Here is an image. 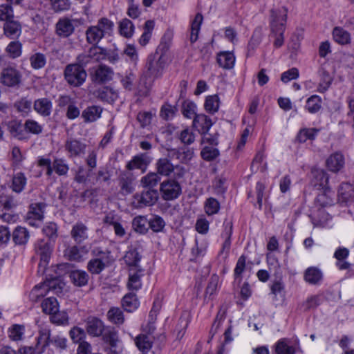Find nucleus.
Wrapping results in <instances>:
<instances>
[{
    "label": "nucleus",
    "mask_w": 354,
    "mask_h": 354,
    "mask_svg": "<svg viewBox=\"0 0 354 354\" xmlns=\"http://www.w3.org/2000/svg\"><path fill=\"white\" fill-rule=\"evenodd\" d=\"M91 254L93 259H98L106 263H111L113 261L111 258V252L108 250H102L101 248H95L91 251Z\"/></svg>",
    "instance_id": "nucleus-58"
},
{
    "label": "nucleus",
    "mask_w": 354,
    "mask_h": 354,
    "mask_svg": "<svg viewBox=\"0 0 354 354\" xmlns=\"http://www.w3.org/2000/svg\"><path fill=\"white\" fill-rule=\"evenodd\" d=\"M97 97L103 102L113 103L118 98V93L112 88L105 86L97 91Z\"/></svg>",
    "instance_id": "nucleus-40"
},
{
    "label": "nucleus",
    "mask_w": 354,
    "mask_h": 354,
    "mask_svg": "<svg viewBox=\"0 0 354 354\" xmlns=\"http://www.w3.org/2000/svg\"><path fill=\"white\" fill-rule=\"evenodd\" d=\"M161 178L158 173L150 172L141 178V184L145 187L153 189L160 182Z\"/></svg>",
    "instance_id": "nucleus-45"
},
{
    "label": "nucleus",
    "mask_w": 354,
    "mask_h": 354,
    "mask_svg": "<svg viewBox=\"0 0 354 354\" xmlns=\"http://www.w3.org/2000/svg\"><path fill=\"white\" fill-rule=\"evenodd\" d=\"M119 31L121 35L129 38L134 32V26L132 21L128 19H123L119 24Z\"/></svg>",
    "instance_id": "nucleus-53"
},
{
    "label": "nucleus",
    "mask_w": 354,
    "mask_h": 354,
    "mask_svg": "<svg viewBox=\"0 0 354 354\" xmlns=\"http://www.w3.org/2000/svg\"><path fill=\"white\" fill-rule=\"evenodd\" d=\"M21 75L15 68L8 67L4 68L1 74V82L9 87L18 86L21 82Z\"/></svg>",
    "instance_id": "nucleus-15"
},
{
    "label": "nucleus",
    "mask_w": 354,
    "mask_h": 354,
    "mask_svg": "<svg viewBox=\"0 0 354 354\" xmlns=\"http://www.w3.org/2000/svg\"><path fill=\"white\" fill-rule=\"evenodd\" d=\"M219 103L220 100L217 95H209L205 99V109L208 113L213 114L218 111Z\"/></svg>",
    "instance_id": "nucleus-52"
},
{
    "label": "nucleus",
    "mask_w": 354,
    "mask_h": 354,
    "mask_svg": "<svg viewBox=\"0 0 354 354\" xmlns=\"http://www.w3.org/2000/svg\"><path fill=\"white\" fill-rule=\"evenodd\" d=\"M196 109V105L190 100H185L182 104V113L185 118H192L197 115Z\"/></svg>",
    "instance_id": "nucleus-62"
},
{
    "label": "nucleus",
    "mask_w": 354,
    "mask_h": 354,
    "mask_svg": "<svg viewBox=\"0 0 354 354\" xmlns=\"http://www.w3.org/2000/svg\"><path fill=\"white\" fill-rule=\"evenodd\" d=\"M156 168L159 175L169 176L173 173L175 179L183 178L186 173L185 168L182 165H173L169 156L159 158L156 163Z\"/></svg>",
    "instance_id": "nucleus-4"
},
{
    "label": "nucleus",
    "mask_w": 354,
    "mask_h": 354,
    "mask_svg": "<svg viewBox=\"0 0 354 354\" xmlns=\"http://www.w3.org/2000/svg\"><path fill=\"white\" fill-rule=\"evenodd\" d=\"M150 161L151 160L147 153H140L133 156V158L127 162L126 168L129 171L139 169L144 172Z\"/></svg>",
    "instance_id": "nucleus-20"
},
{
    "label": "nucleus",
    "mask_w": 354,
    "mask_h": 354,
    "mask_svg": "<svg viewBox=\"0 0 354 354\" xmlns=\"http://www.w3.org/2000/svg\"><path fill=\"white\" fill-rule=\"evenodd\" d=\"M102 47L93 46L87 51L80 54L76 62L84 68L88 64L102 61Z\"/></svg>",
    "instance_id": "nucleus-10"
},
{
    "label": "nucleus",
    "mask_w": 354,
    "mask_h": 354,
    "mask_svg": "<svg viewBox=\"0 0 354 354\" xmlns=\"http://www.w3.org/2000/svg\"><path fill=\"white\" fill-rule=\"evenodd\" d=\"M123 259L129 270L142 268L139 265L142 256L136 248H130L126 252Z\"/></svg>",
    "instance_id": "nucleus-23"
},
{
    "label": "nucleus",
    "mask_w": 354,
    "mask_h": 354,
    "mask_svg": "<svg viewBox=\"0 0 354 354\" xmlns=\"http://www.w3.org/2000/svg\"><path fill=\"white\" fill-rule=\"evenodd\" d=\"M88 252V248L86 245L81 247L73 245L66 250L65 255L71 261H82Z\"/></svg>",
    "instance_id": "nucleus-28"
},
{
    "label": "nucleus",
    "mask_w": 354,
    "mask_h": 354,
    "mask_svg": "<svg viewBox=\"0 0 354 354\" xmlns=\"http://www.w3.org/2000/svg\"><path fill=\"white\" fill-rule=\"evenodd\" d=\"M338 201L342 203L353 201L354 198V187L348 183H343L338 189Z\"/></svg>",
    "instance_id": "nucleus-29"
},
{
    "label": "nucleus",
    "mask_w": 354,
    "mask_h": 354,
    "mask_svg": "<svg viewBox=\"0 0 354 354\" xmlns=\"http://www.w3.org/2000/svg\"><path fill=\"white\" fill-rule=\"evenodd\" d=\"M113 71L111 68L104 64H100L93 73L91 78L95 84H102L112 80Z\"/></svg>",
    "instance_id": "nucleus-14"
},
{
    "label": "nucleus",
    "mask_w": 354,
    "mask_h": 354,
    "mask_svg": "<svg viewBox=\"0 0 354 354\" xmlns=\"http://www.w3.org/2000/svg\"><path fill=\"white\" fill-rule=\"evenodd\" d=\"M57 225L54 222H48L43 227L44 234L49 238L48 241L54 242L57 237Z\"/></svg>",
    "instance_id": "nucleus-61"
},
{
    "label": "nucleus",
    "mask_w": 354,
    "mask_h": 354,
    "mask_svg": "<svg viewBox=\"0 0 354 354\" xmlns=\"http://www.w3.org/2000/svg\"><path fill=\"white\" fill-rule=\"evenodd\" d=\"M8 129L10 135L19 140H26L28 136L24 129V124H23L20 120H11L8 123Z\"/></svg>",
    "instance_id": "nucleus-21"
},
{
    "label": "nucleus",
    "mask_w": 354,
    "mask_h": 354,
    "mask_svg": "<svg viewBox=\"0 0 354 354\" xmlns=\"http://www.w3.org/2000/svg\"><path fill=\"white\" fill-rule=\"evenodd\" d=\"M287 15L288 8L285 6L270 10V37L274 39L275 48H280L283 44Z\"/></svg>",
    "instance_id": "nucleus-1"
},
{
    "label": "nucleus",
    "mask_w": 354,
    "mask_h": 354,
    "mask_svg": "<svg viewBox=\"0 0 354 354\" xmlns=\"http://www.w3.org/2000/svg\"><path fill=\"white\" fill-rule=\"evenodd\" d=\"M102 109L98 106H91L86 108L82 113L85 122H93L100 118Z\"/></svg>",
    "instance_id": "nucleus-34"
},
{
    "label": "nucleus",
    "mask_w": 354,
    "mask_h": 354,
    "mask_svg": "<svg viewBox=\"0 0 354 354\" xmlns=\"http://www.w3.org/2000/svg\"><path fill=\"white\" fill-rule=\"evenodd\" d=\"M315 204L317 207H326L335 204V193L329 187H326L324 191L319 194L315 200Z\"/></svg>",
    "instance_id": "nucleus-22"
},
{
    "label": "nucleus",
    "mask_w": 354,
    "mask_h": 354,
    "mask_svg": "<svg viewBox=\"0 0 354 354\" xmlns=\"http://www.w3.org/2000/svg\"><path fill=\"white\" fill-rule=\"evenodd\" d=\"M52 167L53 171L59 176H66L69 170V166L66 162V160L62 158H55Z\"/></svg>",
    "instance_id": "nucleus-55"
},
{
    "label": "nucleus",
    "mask_w": 354,
    "mask_h": 354,
    "mask_svg": "<svg viewBox=\"0 0 354 354\" xmlns=\"http://www.w3.org/2000/svg\"><path fill=\"white\" fill-rule=\"evenodd\" d=\"M48 292L59 296L65 288V283L58 277L47 279L46 281Z\"/></svg>",
    "instance_id": "nucleus-41"
},
{
    "label": "nucleus",
    "mask_w": 354,
    "mask_h": 354,
    "mask_svg": "<svg viewBox=\"0 0 354 354\" xmlns=\"http://www.w3.org/2000/svg\"><path fill=\"white\" fill-rule=\"evenodd\" d=\"M35 250L40 258V262L39 263V271L44 272L49 262L53 251L51 241H46L43 239L38 241L35 245Z\"/></svg>",
    "instance_id": "nucleus-8"
},
{
    "label": "nucleus",
    "mask_w": 354,
    "mask_h": 354,
    "mask_svg": "<svg viewBox=\"0 0 354 354\" xmlns=\"http://www.w3.org/2000/svg\"><path fill=\"white\" fill-rule=\"evenodd\" d=\"M168 156L171 158L178 160L182 163H187L194 156V150L186 147L171 149L168 150Z\"/></svg>",
    "instance_id": "nucleus-19"
},
{
    "label": "nucleus",
    "mask_w": 354,
    "mask_h": 354,
    "mask_svg": "<svg viewBox=\"0 0 354 354\" xmlns=\"http://www.w3.org/2000/svg\"><path fill=\"white\" fill-rule=\"evenodd\" d=\"M71 236L77 243H81L88 238V228L83 223L77 222L73 226Z\"/></svg>",
    "instance_id": "nucleus-24"
},
{
    "label": "nucleus",
    "mask_w": 354,
    "mask_h": 354,
    "mask_svg": "<svg viewBox=\"0 0 354 354\" xmlns=\"http://www.w3.org/2000/svg\"><path fill=\"white\" fill-rule=\"evenodd\" d=\"M132 225L136 232L145 234L148 231L149 221L144 216H138L133 218Z\"/></svg>",
    "instance_id": "nucleus-51"
},
{
    "label": "nucleus",
    "mask_w": 354,
    "mask_h": 354,
    "mask_svg": "<svg viewBox=\"0 0 354 354\" xmlns=\"http://www.w3.org/2000/svg\"><path fill=\"white\" fill-rule=\"evenodd\" d=\"M322 100L317 95H313L306 100V109L310 113L318 112L322 108Z\"/></svg>",
    "instance_id": "nucleus-48"
},
{
    "label": "nucleus",
    "mask_w": 354,
    "mask_h": 354,
    "mask_svg": "<svg viewBox=\"0 0 354 354\" xmlns=\"http://www.w3.org/2000/svg\"><path fill=\"white\" fill-rule=\"evenodd\" d=\"M129 270L128 288L131 290L140 289L142 287L141 277L144 275V270L142 268H137Z\"/></svg>",
    "instance_id": "nucleus-26"
},
{
    "label": "nucleus",
    "mask_w": 354,
    "mask_h": 354,
    "mask_svg": "<svg viewBox=\"0 0 354 354\" xmlns=\"http://www.w3.org/2000/svg\"><path fill=\"white\" fill-rule=\"evenodd\" d=\"M12 236L16 245L26 244L30 237L27 229L21 226H18L14 230Z\"/></svg>",
    "instance_id": "nucleus-38"
},
{
    "label": "nucleus",
    "mask_w": 354,
    "mask_h": 354,
    "mask_svg": "<svg viewBox=\"0 0 354 354\" xmlns=\"http://www.w3.org/2000/svg\"><path fill=\"white\" fill-rule=\"evenodd\" d=\"M3 30L7 37L14 38L19 35L21 32V26L17 21L11 19L5 23Z\"/></svg>",
    "instance_id": "nucleus-43"
},
{
    "label": "nucleus",
    "mask_w": 354,
    "mask_h": 354,
    "mask_svg": "<svg viewBox=\"0 0 354 354\" xmlns=\"http://www.w3.org/2000/svg\"><path fill=\"white\" fill-rule=\"evenodd\" d=\"M318 132L319 129L315 128L301 129L297 136V140L301 143L308 140H314Z\"/></svg>",
    "instance_id": "nucleus-54"
},
{
    "label": "nucleus",
    "mask_w": 354,
    "mask_h": 354,
    "mask_svg": "<svg viewBox=\"0 0 354 354\" xmlns=\"http://www.w3.org/2000/svg\"><path fill=\"white\" fill-rule=\"evenodd\" d=\"M135 344L142 351H149L152 346V341L147 335H139L135 339Z\"/></svg>",
    "instance_id": "nucleus-59"
},
{
    "label": "nucleus",
    "mask_w": 354,
    "mask_h": 354,
    "mask_svg": "<svg viewBox=\"0 0 354 354\" xmlns=\"http://www.w3.org/2000/svg\"><path fill=\"white\" fill-rule=\"evenodd\" d=\"M75 22L76 20L63 17L58 20L55 24L56 34L62 38H67L75 31Z\"/></svg>",
    "instance_id": "nucleus-13"
},
{
    "label": "nucleus",
    "mask_w": 354,
    "mask_h": 354,
    "mask_svg": "<svg viewBox=\"0 0 354 354\" xmlns=\"http://www.w3.org/2000/svg\"><path fill=\"white\" fill-rule=\"evenodd\" d=\"M111 263H106L98 259L92 258L87 263L86 268L92 274H100L106 268L109 267Z\"/></svg>",
    "instance_id": "nucleus-39"
},
{
    "label": "nucleus",
    "mask_w": 354,
    "mask_h": 354,
    "mask_svg": "<svg viewBox=\"0 0 354 354\" xmlns=\"http://www.w3.org/2000/svg\"><path fill=\"white\" fill-rule=\"evenodd\" d=\"M204 209L208 216L216 214L220 209V203L216 198L210 197L205 201Z\"/></svg>",
    "instance_id": "nucleus-57"
},
{
    "label": "nucleus",
    "mask_w": 354,
    "mask_h": 354,
    "mask_svg": "<svg viewBox=\"0 0 354 354\" xmlns=\"http://www.w3.org/2000/svg\"><path fill=\"white\" fill-rule=\"evenodd\" d=\"M27 183V178L22 172H17L14 174L12 179L11 189L16 193H21L25 188Z\"/></svg>",
    "instance_id": "nucleus-37"
},
{
    "label": "nucleus",
    "mask_w": 354,
    "mask_h": 354,
    "mask_svg": "<svg viewBox=\"0 0 354 354\" xmlns=\"http://www.w3.org/2000/svg\"><path fill=\"white\" fill-rule=\"evenodd\" d=\"M64 148L68 158H81L86 153V145L80 140L70 138L65 142Z\"/></svg>",
    "instance_id": "nucleus-12"
},
{
    "label": "nucleus",
    "mask_w": 354,
    "mask_h": 354,
    "mask_svg": "<svg viewBox=\"0 0 354 354\" xmlns=\"http://www.w3.org/2000/svg\"><path fill=\"white\" fill-rule=\"evenodd\" d=\"M107 318L109 321L113 324L120 326L124 322L123 312L118 307H112L107 312Z\"/></svg>",
    "instance_id": "nucleus-42"
},
{
    "label": "nucleus",
    "mask_w": 354,
    "mask_h": 354,
    "mask_svg": "<svg viewBox=\"0 0 354 354\" xmlns=\"http://www.w3.org/2000/svg\"><path fill=\"white\" fill-rule=\"evenodd\" d=\"M333 36L335 41L339 44H347L351 41L348 32L340 27H335L333 29Z\"/></svg>",
    "instance_id": "nucleus-49"
},
{
    "label": "nucleus",
    "mask_w": 354,
    "mask_h": 354,
    "mask_svg": "<svg viewBox=\"0 0 354 354\" xmlns=\"http://www.w3.org/2000/svg\"><path fill=\"white\" fill-rule=\"evenodd\" d=\"M86 330L90 336L100 337L103 334L104 325L100 319L90 316L86 320Z\"/></svg>",
    "instance_id": "nucleus-16"
},
{
    "label": "nucleus",
    "mask_w": 354,
    "mask_h": 354,
    "mask_svg": "<svg viewBox=\"0 0 354 354\" xmlns=\"http://www.w3.org/2000/svg\"><path fill=\"white\" fill-rule=\"evenodd\" d=\"M35 111L43 117H48L51 114L53 104L50 100L46 97L39 98L34 102Z\"/></svg>",
    "instance_id": "nucleus-27"
},
{
    "label": "nucleus",
    "mask_w": 354,
    "mask_h": 354,
    "mask_svg": "<svg viewBox=\"0 0 354 354\" xmlns=\"http://www.w3.org/2000/svg\"><path fill=\"white\" fill-rule=\"evenodd\" d=\"M14 106L22 115H27L31 110L32 102L27 98H21L15 102Z\"/></svg>",
    "instance_id": "nucleus-63"
},
{
    "label": "nucleus",
    "mask_w": 354,
    "mask_h": 354,
    "mask_svg": "<svg viewBox=\"0 0 354 354\" xmlns=\"http://www.w3.org/2000/svg\"><path fill=\"white\" fill-rule=\"evenodd\" d=\"M165 66V59L162 55H160L158 57H156V55H149L143 73V77L149 82H153L156 79L162 76Z\"/></svg>",
    "instance_id": "nucleus-3"
},
{
    "label": "nucleus",
    "mask_w": 354,
    "mask_h": 354,
    "mask_svg": "<svg viewBox=\"0 0 354 354\" xmlns=\"http://www.w3.org/2000/svg\"><path fill=\"white\" fill-rule=\"evenodd\" d=\"M158 192L156 189H149L136 194L133 196V205L137 208H142L154 205L158 199Z\"/></svg>",
    "instance_id": "nucleus-9"
},
{
    "label": "nucleus",
    "mask_w": 354,
    "mask_h": 354,
    "mask_svg": "<svg viewBox=\"0 0 354 354\" xmlns=\"http://www.w3.org/2000/svg\"><path fill=\"white\" fill-rule=\"evenodd\" d=\"M178 138L183 144L186 145H190L195 140V135L189 128L182 130Z\"/></svg>",
    "instance_id": "nucleus-64"
},
{
    "label": "nucleus",
    "mask_w": 354,
    "mask_h": 354,
    "mask_svg": "<svg viewBox=\"0 0 354 354\" xmlns=\"http://www.w3.org/2000/svg\"><path fill=\"white\" fill-rule=\"evenodd\" d=\"M48 292V287L46 282L39 283L35 286L29 294V297L31 301L37 302L40 298L46 295Z\"/></svg>",
    "instance_id": "nucleus-47"
},
{
    "label": "nucleus",
    "mask_w": 354,
    "mask_h": 354,
    "mask_svg": "<svg viewBox=\"0 0 354 354\" xmlns=\"http://www.w3.org/2000/svg\"><path fill=\"white\" fill-rule=\"evenodd\" d=\"M135 180L136 178L131 172L122 171L118 178L120 193L123 196L132 194L135 190Z\"/></svg>",
    "instance_id": "nucleus-11"
},
{
    "label": "nucleus",
    "mask_w": 354,
    "mask_h": 354,
    "mask_svg": "<svg viewBox=\"0 0 354 354\" xmlns=\"http://www.w3.org/2000/svg\"><path fill=\"white\" fill-rule=\"evenodd\" d=\"M203 15L201 13L196 15L194 19L193 20L191 25V35L190 41L194 43L198 37V33L201 29V26L203 22Z\"/></svg>",
    "instance_id": "nucleus-50"
},
{
    "label": "nucleus",
    "mask_w": 354,
    "mask_h": 354,
    "mask_svg": "<svg viewBox=\"0 0 354 354\" xmlns=\"http://www.w3.org/2000/svg\"><path fill=\"white\" fill-rule=\"evenodd\" d=\"M328 169L333 172H337L344 166V157L340 152L331 154L326 160Z\"/></svg>",
    "instance_id": "nucleus-31"
},
{
    "label": "nucleus",
    "mask_w": 354,
    "mask_h": 354,
    "mask_svg": "<svg viewBox=\"0 0 354 354\" xmlns=\"http://www.w3.org/2000/svg\"><path fill=\"white\" fill-rule=\"evenodd\" d=\"M41 308L44 313L50 315L58 311L59 304L55 297H50L42 301Z\"/></svg>",
    "instance_id": "nucleus-46"
},
{
    "label": "nucleus",
    "mask_w": 354,
    "mask_h": 354,
    "mask_svg": "<svg viewBox=\"0 0 354 354\" xmlns=\"http://www.w3.org/2000/svg\"><path fill=\"white\" fill-rule=\"evenodd\" d=\"M24 129L26 136H28V133L39 135L43 131L42 125L39 124L37 121L32 119H28L25 121Z\"/></svg>",
    "instance_id": "nucleus-56"
},
{
    "label": "nucleus",
    "mask_w": 354,
    "mask_h": 354,
    "mask_svg": "<svg viewBox=\"0 0 354 354\" xmlns=\"http://www.w3.org/2000/svg\"><path fill=\"white\" fill-rule=\"evenodd\" d=\"M213 125L212 120L205 114H198L193 120L192 126L201 135H206Z\"/></svg>",
    "instance_id": "nucleus-17"
},
{
    "label": "nucleus",
    "mask_w": 354,
    "mask_h": 354,
    "mask_svg": "<svg viewBox=\"0 0 354 354\" xmlns=\"http://www.w3.org/2000/svg\"><path fill=\"white\" fill-rule=\"evenodd\" d=\"M233 224L231 221L225 219L223 222V231L221 236L225 239L220 254H225V257H227L231 246V236L232 234Z\"/></svg>",
    "instance_id": "nucleus-18"
},
{
    "label": "nucleus",
    "mask_w": 354,
    "mask_h": 354,
    "mask_svg": "<svg viewBox=\"0 0 354 354\" xmlns=\"http://www.w3.org/2000/svg\"><path fill=\"white\" fill-rule=\"evenodd\" d=\"M318 73L320 77V82L317 87V91L319 93H324L330 87L333 82V77L322 66L319 69Z\"/></svg>",
    "instance_id": "nucleus-36"
},
{
    "label": "nucleus",
    "mask_w": 354,
    "mask_h": 354,
    "mask_svg": "<svg viewBox=\"0 0 354 354\" xmlns=\"http://www.w3.org/2000/svg\"><path fill=\"white\" fill-rule=\"evenodd\" d=\"M122 305L123 308L127 312H133L136 310L139 305V300L135 293L126 294L122 300Z\"/></svg>",
    "instance_id": "nucleus-35"
},
{
    "label": "nucleus",
    "mask_w": 354,
    "mask_h": 354,
    "mask_svg": "<svg viewBox=\"0 0 354 354\" xmlns=\"http://www.w3.org/2000/svg\"><path fill=\"white\" fill-rule=\"evenodd\" d=\"M216 62L221 68L230 70L234 66L235 56L232 52L221 51L217 53Z\"/></svg>",
    "instance_id": "nucleus-25"
},
{
    "label": "nucleus",
    "mask_w": 354,
    "mask_h": 354,
    "mask_svg": "<svg viewBox=\"0 0 354 354\" xmlns=\"http://www.w3.org/2000/svg\"><path fill=\"white\" fill-rule=\"evenodd\" d=\"M304 279L309 284L317 285L322 281L323 274L320 269L312 266L305 270Z\"/></svg>",
    "instance_id": "nucleus-32"
},
{
    "label": "nucleus",
    "mask_w": 354,
    "mask_h": 354,
    "mask_svg": "<svg viewBox=\"0 0 354 354\" xmlns=\"http://www.w3.org/2000/svg\"><path fill=\"white\" fill-rule=\"evenodd\" d=\"M51 342L50 330L48 326H39V335L37 338L36 346L39 350H42V353L46 348L50 345Z\"/></svg>",
    "instance_id": "nucleus-30"
},
{
    "label": "nucleus",
    "mask_w": 354,
    "mask_h": 354,
    "mask_svg": "<svg viewBox=\"0 0 354 354\" xmlns=\"http://www.w3.org/2000/svg\"><path fill=\"white\" fill-rule=\"evenodd\" d=\"M277 354H295V348L288 344L286 338L280 339L277 341L274 348Z\"/></svg>",
    "instance_id": "nucleus-44"
},
{
    "label": "nucleus",
    "mask_w": 354,
    "mask_h": 354,
    "mask_svg": "<svg viewBox=\"0 0 354 354\" xmlns=\"http://www.w3.org/2000/svg\"><path fill=\"white\" fill-rule=\"evenodd\" d=\"M113 27V23L107 18H102L95 26H91L86 30V41L88 44L97 46L99 41Z\"/></svg>",
    "instance_id": "nucleus-2"
},
{
    "label": "nucleus",
    "mask_w": 354,
    "mask_h": 354,
    "mask_svg": "<svg viewBox=\"0 0 354 354\" xmlns=\"http://www.w3.org/2000/svg\"><path fill=\"white\" fill-rule=\"evenodd\" d=\"M87 73L84 68L77 62L68 64L64 69V77L71 86H80L86 79Z\"/></svg>",
    "instance_id": "nucleus-5"
},
{
    "label": "nucleus",
    "mask_w": 354,
    "mask_h": 354,
    "mask_svg": "<svg viewBox=\"0 0 354 354\" xmlns=\"http://www.w3.org/2000/svg\"><path fill=\"white\" fill-rule=\"evenodd\" d=\"M46 206V203L44 202L32 203L25 217L26 223L31 226L38 227L44 218Z\"/></svg>",
    "instance_id": "nucleus-6"
},
{
    "label": "nucleus",
    "mask_w": 354,
    "mask_h": 354,
    "mask_svg": "<svg viewBox=\"0 0 354 354\" xmlns=\"http://www.w3.org/2000/svg\"><path fill=\"white\" fill-rule=\"evenodd\" d=\"M69 277L75 286L82 287L88 283L89 276L84 270H76L69 273Z\"/></svg>",
    "instance_id": "nucleus-33"
},
{
    "label": "nucleus",
    "mask_w": 354,
    "mask_h": 354,
    "mask_svg": "<svg viewBox=\"0 0 354 354\" xmlns=\"http://www.w3.org/2000/svg\"><path fill=\"white\" fill-rule=\"evenodd\" d=\"M30 62L32 68L38 70L45 66L46 57L44 54L37 53L30 56Z\"/></svg>",
    "instance_id": "nucleus-60"
},
{
    "label": "nucleus",
    "mask_w": 354,
    "mask_h": 354,
    "mask_svg": "<svg viewBox=\"0 0 354 354\" xmlns=\"http://www.w3.org/2000/svg\"><path fill=\"white\" fill-rule=\"evenodd\" d=\"M177 180L174 178V179H167L160 183V192L163 200H175L181 194V186Z\"/></svg>",
    "instance_id": "nucleus-7"
}]
</instances>
